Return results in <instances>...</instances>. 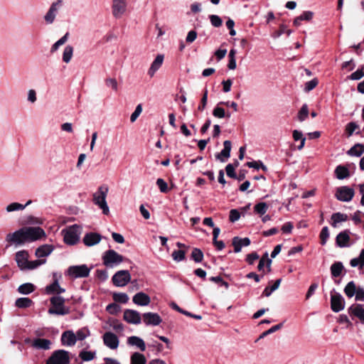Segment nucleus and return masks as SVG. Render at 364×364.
Instances as JSON below:
<instances>
[{
	"label": "nucleus",
	"instance_id": "1",
	"mask_svg": "<svg viewBox=\"0 0 364 364\" xmlns=\"http://www.w3.org/2000/svg\"><path fill=\"white\" fill-rule=\"evenodd\" d=\"M108 191V186L102 185L95 193H92V203L102 210L105 215L109 214V208L106 200Z\"/></svg>",
	"mask_w": 364,
	"mask_h": 364
},
{
	"label": "nucleus",
	"instance_id": "2",
	"mask_svg": "<svg viewBox=\"0 0 364 364\" xmlns=\"http://www.w3.org/2000/svg\"><path fill=\"white\" fill-rule=\"evenodd\" d=\"M51 307L48 313L51 315L64 316L70 312L69 308L65 306V299L60 296H53L50 299Z\"/></svg>",
	"mask_w": 364,
	"mask_h": 364
},
{
	"label": "nucleus",
	"instance_id": "3",
	"mask_svg": "<svg viewBox=\"0 0 364 364\" xmlns=\"http://www.w3.org/2000/svg\"><path fill=\"white\" fill-rule=\"evenodd\" d=\"M124 257L114 250H108L103 253L102 261L107 267H114L121 264Z\"/></svg>",
	"mask_w": 364,
	"mask_h": 364
},
{
	"label": "nucleus",
	"instance_id": "4",
	"mask_svg": "<svg viewBox=\"0 0 364 364\" xmlns=\"http://www.w3.org/2000/svg\"><path fill=\"white\" fill-rule=\"evenodd\" d=\"M70 353L63 349L54 350L48 358L46 364H69Z\"/></svg>",
	"mask_w": 364,
	"mask_h": 364
},
{
	"label": "nucleus",
	"instance_id": "5",
	"mask_svg": "<svg viewBox=\"0 0 364 364\" xmlns=\"http://www.w3.org/2000/svg\"><path fill=\"white\" fill-rule=\"evenodd\" d=\"M26 242H34L46 236L41 227H24Z\"/></svg>",
	"mask_w": 364,
	"mask_h": 364
},
{
	"label": "nucleus",
	"instance_id": "6",
	"mask_svg": "<svg viewBox=\"0 0 364 364\" xmlns=\"http://www.w3.org/2000/svg\"><path fill=\"white\" fill-rule=\"evenodd\" d=\"M131 281V274L128 270L117 271L112 278V282L115 287H122Z\"/></svg>",
	"mask_w": 364,
	"mask_h": 364
},
{
	"label": "nucleus",
	"instance_id": "7",
	"mask_svg": "<svg viewBox=\"0 0 364 364\" xmlns=\"http://www.w3.org/2000/svg\"><path fill=\"white\" fill-rule=\"evenodd\" d=\"M90 269L86 264L71 266L68 269V274L72 278L86 277L89 275Z\"/></svg>",
	"mask_w": 364,
	"mask_h": 364
},
{
	"label": "nucleus",
	"instance_id": "8",
	"mask_svg": "<svg viewBox=\"0 0 364 364\" xmlns=\"http://www.w3.org/2000/svg\"><path fill=\"white\" fill-rule=\"evenodd\" d=\"M6 240L16 245H22L26 242L24 227L6 235Z\"/></svg>",
	"mask_w": 364,
	"mask_h": 364
},
{
	"label": "nucleus",
	"instance_id": "9",
	"mask_svg": "<svg viewBox=\"0 0 364 364\" xmlns=\"http://www.w3.org/2000/svg\"><path fill=\"white\" fill-rule=\"evenodd\" d=\"M127 0H112V13L114 18H120L127 9Z\"/></svg>",
	"mask_w": 364,
	"mask_h": 364
},
{
	"label": "nucleus",
	"instance_id": "10",
	"mask_svg": "<svg viewBox=\"0 0 364 364\" xmlns=\"http://www.w3.org/2000/svg\"><path fill=\"white\" fill-rule=\"evenodd\" d=\"M63 0H57L51 4L49 9L43 17L47 24H52L54 22L59 9L63 6Z\"/></svg>",
	"mask_w": 364,
	"mask_h": 364
},
{
	"label": "nucleus",
	"instance_id": "11",
	"mask_svg": "<svg viewBox=\"0 0 364 364\" xmlns=\"http://www.w3.org/2000/svg\"><path fill=\"white\" fill-rule=\"evenodd\" d=\"M354 195L353 188L348 186H341L336 189L335 196L340 201L349 202L353 199Z\"/></svg>",
	"mask_w": 364,
	"mask_h": 364
},
{
	"label": "nucleus",
	"instance_id": "12",
	"mask_svg": "<svg viewBox=\"0 0 364 364\" xmlns=\"http://www.w3.org/2000/svg\"><path fill=\"white\" fill-rule=\"evenodd\" d=\"M345 307V301L342 295L333 289L331 292V308L334 312H339Z\"/></svg>",
	"mask_w": 364,
	"mask_h": 364
},
{
	"label": "nucleus",
	"instance_id": "13",
	"mask_svg": "<svg viewBox=\"0 0 364 364\" xmlns=\"http://www.w3.org/2000/svg\"><path fill=\"white\" fill-rule=\"evenodd\" d=\"M140 313L133 309H125L124 311L123 318L128 323L138 325L141 322Z\"/></svg>",
	"mask_w": 364,
	"mask_h": 364
},
{
	"label": "nucleus",
	"instance_id": "14",
	"mask_svg": "<svg viewBox=\"0 0 364 364\" xmlns=\"http://www.w3.org/2000/svg\"><path fill=\"white\" fill-rule=\"evenodd\" d=\"M143 322L146 326H159L162 322V318L157 313L146 312L142 315Z\"/></svg>",
	"mask_w": 364,
	"mask_h": 364
},
{
	"label": "nucleus",
	"instance_id": "15",
	"mask_svg": "<svg viewBox=\"0 0 364 364\" xmlns=\"http://www.w3.org/2000/svg\"><path fill=\"white\" fill-rule=\"evenodd\" d=\"M64 232L63 240L64 242L69 245H75L79 240V235L74 229V226L70 228L67 230H63Z\"/></svg>",
	"mask_w": 364,
	"mask_h": 364
},
{
	"label": "nucleus",
	"instance_id": "16",
	"mask_svg": "<svg viewBox=\"0 0 364 364\" xmlns=\"http://www.w3.org/2000/svg\"><path fill=\"white\" fill-rule=\"evenodd\" d=\"M103 341L105 345L112 350L117 349L119 346V338L112 332H106L103 335Z\"/></svg>",
	"mask_w": 364,
	"mask_h": 364
},
{
	"label": "nucleus",
	"instance_id": "17",
	"mask_svg": "<svg viewBox=\"0 0 364 364\" xmlns=\"http://www.w3.org/2000/svg\"><path fill=\"white\" fill-rule=\"evenodd\" d=\"M350 234L349 230H345L339 232L336 237V243L339 247H346L350 245Z\"/></svg>",
	"mask_w": 364,
	"mask_h": 364
},
{
	"label": "nucleus",
	"instance_id": "18",
	"mask_svg": "<svg viewBox=\"0 0 364 364\" xmlns=\"http://www.w3.org/2000/svg\"><path fill=\"white\" fill-rule=\"evenodd\" d=\"M224 148L218 154L215 155L216 159L221 162H225L230 156V151L232 148V143L229 140H226L223 142Z\"/></svg>",
	"mask_w": 364,
	"mask_h": 364
},
{
	"label": "nucleus",
	"instance_id": "19",
	"mask_svg": "<svg viewBox=\"0 0 364 364\" xmlns=\"http://www.w3.org/2000/svg\"><path fill=\"white\" fill-rule=\"evenodd\" d=\"M60 341L64 346H73L77 342L75 333L73 331H64L61 335Z\"/></svg>",
	"mask_w": 364,
	"mask_h": 364
},
{
	"label": "nucleus",
	"instance_id": "20",
	"mask_svg": "<svg viewBox=\"0 0 364 364\" xmlns=\"http://www.w3.org/2000/svg\"><path fill=\"white\" fill-rule=\"evenodd\" d=\"M28 253L26 250H21L16 253L15 259L18 267L21 270H26V266L28 264Z\"/></svg>",
	"mask_w": 364,
	"mask_h": 364
},
{
	"label": "nucleus",
	"instance_id": "21",
	"mask_svg": "<svg viewBox=\"0 0 364 364\" xmlns=\"http://www.w3.org/2000/svg\"><path fill=\"white\" fill-rule=\"evenodd\" d=\"M251 241L249 237L241 238L240 237H234L232 240V245L234 247V252L238 253L241 251L242 247H247L250 245Z\"/></svg>",
	"mask_w": 364,
	"mask_h": 364
},
{
	"label": "nucleus",
	"instance_id": "22",
	"mask_svg": "<svg viewBox=\"0 0 364 364\" xmlns=\"http://www.w3.org/2000/svg\"><path fill=\"white\" fill-rule=\"evenodd\" d=\"M348 311L350 316L358 318L361 323H364V308L362 304H354L348 308Z\"/></svg>",
	"mask_w": 364,
	"mask_h": 364
},
{
	"label": "nucleus",
	"instance_id": "23",
	"mask_svg": "<svg viewBox=\"0 0 364 364\" xmlns=\"http://www.w3.org/2000/svg\"><path fill=\"white\" fill-rule=\"evenodd\" d=\"M134 304L138 306H148L151 302L150 296L143 291L136 293L132 298Z\"/></svg>",
	"mask_w": 364,
	"mask_h": 364
},
{
	"label": "nucleus",
	"instance_id": "24",
	"mask_svg": "<svg viewBox=\"0 0 364 364\" xmlns=\"http://www.w3.org/2000/svg\"><path fill=\"white\" fill-rule=\"evenodd\" d=\"M164 56V55L159 54L154 60L152 62L149 70L148 74L150 77H153L156 72L161 68L163 64Z\"/></svg>",
	"mask_w": 364,
	"mask_h": 364
},
{
	"label": "nucleus",
	"instance_id": "25",
	"mask_svg": "<svg viewBox=\"0 0 364 364\" xmlns=\"http://www.w3.org/2000/svg\"><path fill=\"white\" fill-rule=\"evenodd\" d=\"M127 344L132 346H136L141 351L146 350V344L142 338L140 337L132 336L127 338Z\"/></svg>",
	"mask_w": 364,
	"mask_h": 364
},
{
	"label": "nucleus",
	"instance_id": "26",
	"mask_svg": "<svg viewBox=\"0 0 364 364\" xmlns=\"http://www.w3.org/2000/svg\"><path fill=\"white\" fill-rule=\"evenodd\" d=\"M54 250V247L51 245H43L38 247L35 252L37 257L41 258L48 256Z\"/></svg>",
	"mask_w": 364,
	"mask_h": 364
},
{
	"label": "nucleus",
	"instance_id": "27",
	"mask_svg": "<svg viewBox=\"0 0 364 364\" xmlns=\"http://www.w3.org/2000/svg\"><path fill=\"white\" fill-rule=\"evenodd\" d=\"M51 341L46 338H36L32 346L36 349L48 350L50 348Z\"/></svg>",
	"mask_w": 364,
	"mask_h": 364
},
{
	"label": "nucleus",
	"instance_id": "28",
	"mask_svg": "<svg viewBox=\"0 0 364 364\" xmlns=\"http://www.w3.org/2000/svg\"><path fill=\"white\" fill-rule=\"evenodd\" d=\"M331 225L333 228L337 227V224L342 222H346L348 220V215L340 212L333 213L331 215Z\"/></svg>",
	"mask_w": 364,
	"mask_h": 364
},
{
	"label": "nucleus",
	"instance_id": "29",
	"mask_svg": "<svg viewBox=\"0 0 364 364\" xmlns=\"http://www.w3.org/2000/svg\"><path fill=\"white\" fill-rule=\"evenodd\" d=\"M32 203L31 200H28L25 205L21 204L19 203L14 202L9 204L6 207V210L8 213L17 211V210H23L25 208L29 205Z\"/></svg>",
	"mask_w": 364,
	"mask_h": 364
},
{
	"label": "nucleus",
	"instance_id": "30",
	"mask_svg": "<svg viewBox=\"0 0 364 364\" xmlns=\"http://www.w3.org/2000/svg\"><path fill=\"white\" fill-rule=\"evenodd\" d=\"M335 174L336 178L339 180H343L350 176L348 168L342 165H339L336 168Z\"/></svg>",
	"mask_w": 364,
	"mask_h": 364
},
{
	"label": "nucleus",
	"instance_id": "31",
	"mask_svg": "<svg viewBox=\"0 0 364 364\" xmlns=\"http://www.w3.org/2000/svg\"><path fill=\"white\" fill-rule=\"evenodd\" d=\"M344 269V266L341 262H335L331 266V273L332 277H339L343 270Z\"/></svg>",
	"mask_w": 364,
	"mask_h": 364
},
{
	"label": "nucleus",
	"instance_id": "32",
	"mask_svg": "<svg viewBox=\"0 0 364 364\" xmlns=\"http://www.w3.org/2000/svg\"><path fill=\"white\" fill-rule=\"evenodd\" d=\"M364 153V146L361 144H356L352 146L348 151L347 154L350 156H360Z\"/></svg>",
	"mask_w": 364,
	"mask_h": 364
},
{
	"label": "nucleus",
	"instance_id": "33",
	"mask_svg": "<svg viewBox=\"0 0 364 364\" xmlns=\"http://www.w3.org/2000/svg\"><path fill=\"white\" fill-rule=\"evenodd\" d=\"M33 301L28 297H21L16 300L15 305L19 309H26L31 306Z\"/></svg>",
	"mask_w": 364,
	"mask_h": 364
},
{
	"label": "nucleus",
	"instance_id": "34",
	"mask_svg": "<svg viewBox=\"0 0 364 364\" xmlns=\"http://www.w3.org/2000/svg\"><path fill=\"white\" fill-rule=\"evenodd\" d=\"M53 282L46 287V292L47 294H54L58 292L59 288L58 279L56 278V274H53Z\"/></svg>",
	"mask_w": 364,
	"mask_h": 364
},
{
	"label": "nucleus",
	"instance_id": "35",
	"mask_svg": "<svg viewBox=\"0 0 364 364\" xmlns=\"http://www.w3.org/2000/svg\"><path fill=\"white\" fill-rule=\"evenodd\" d=\"M357 287L353 281L349 282L344 288V293L348 298H352L357 291Z\"/></svg>",
	"mask_w": 364,
	"mask_h": 364
},
{
	"label": "nucleus",
	"instance_id": "36",
	"mask_svg": "<svg viewBox=\"0 0 364 364\" xmlns=\"http://www.w3.org/2000/svg\"><path fill=\"white\" fill-rule=\"evenodd\" d=\"M146 359L145 356L138 352L134 353L131 355V364H146Z\"/></svg>",
	"mask_w": 364,
	"mask_h": 364
},
{
	"label": "nucleus",
	"instance_id": "37",
	"mask_svg": "<svg viewBox=\"0 0 364 364\" xmlns=\"http://www.w3.org/2000/svg\"><path fill=\"white\" fill-rule=\"evenodd\" d=\"M35 286L31 283H24L18 288V291L21 294H29L34 291Z\"/></svg>",
	"mask_w": 364,
	"mask_h": 364
},
{
	"label": "nucleus",
	"instance_id": "38",
	"mask_svg": "<svg viewBox=\"0 0 364 364\" xmlns=\"http://www.w3.org/2000/svg\"><path fill=\"white\" fill-rule=\"evenodd\" d=\"M73 47L70 45H68L65 47L63 53V61L65 63H68L73 54Z\"/></svg>",
	"mask_w": 364,
	"mask_h": 364
},
{
	"label": "nucleus",
	"instance_id": "39",
	"mask_svg": "<svg viewBox=\"0 0 364 364\" xmlns=\"http://www.w3.org/2000/svg\"><path fill=\"white\" fill-rule=\"evenodd\" d=\"M350 264L353 267H355L360 265V267H363L364 265V249H363L360 252L358 257L353 258L350 262Z\"/></svg>",
	"mask_w": 364,
	"mask_h": 364
},
{
	"label": "nucleus",
	"instance_id": "40",
	"mask_svg": "<svg viewBox=\"0 0 364 364\" xmlns=\"http://www.w3.org/2000/svg\"><path fill=\"white\" fill-rule=\"evenodd\" d=\"M203 253L199 248H193L191 252V258L196 263L201 262L203 259Z\"/></svg>",
	"mask_w": 364,
	"mask_h": 364
},
{
	"label": "nucleus",
	"instance_id": "41",
	"mask_svg": "<svg viewBox=\"0 0 364 364\" xmlns=\"http://www.w3.org/2000/svg\"><path fill=\"white\" fill-rule=\"evenodd\" d=\"M281 281V279H278L274 282L272 287H267L262 292V296L267 297L269 296L274 291L279 288Z\"/></svg>",
	"mask_w": 364,
	"mask_h": 364
},
{
	"label": "nucleus",
	"instance_id": "42",
	"mask_svg": "<svg viewBox=\"0 0 364 364\" xmlns=\"http://www.w3.org/2000/svg\"><path fill=\"white\" fill-rule=\"evenodd\" d=\"M112 297L116 303L127 304L129 301V296L126 293H114Z\"/></svg>",
	"mask_w": 364,
	"mask_h": 364
},
{
	"label": "nucleus",
	"instance_id": "43",
	"mask_svg": "<svg viewBox=\"0 0 364 364\" xmlns=\"http://www.w3.org/2000/svg\"><path fill=\"white\" fill-rule=\"evenodd\" d=\"M309 115V108L306 104H304L298 112V119L300 122H304L306 119Z\"/></svg>",
	"mask_w": 364,
	"mask_h": 364
},
{
	"label": "nucleus",
	"instance_id": "44",
	"mask_svg": "<svg viewBox=\"0 0 364 364\" xmlns=\"http://www.w3.org/2000/svg\"><path fill=\"white\" fill-rule=\"evenodd\" d=\"M239 165L237 161L235 162V166L232 164H228L225 167L226 174L228 177L232 178H236L237 175L235 171V167H237Z\"/></svg>",
	"mask_w": 364,
	"mask_h": 364
},
{
	"label": "nucleus",
	"instance_id": "45",
	"mask_svg": "<svg viewBox=\"0 0 364 364\" xmlns=\"http://www.w3.org/2000/svg\"><path fill=\"white\" fill-rule=\"evenodd\" d=\"M329 230L327 226H324L320 232L319 237L321 240V245H325L327 242V240L329 237Z\"/></svg>",
	"mask_w": 364,
	"mask_h": 364
},
{
	"label": "nucleus",
	"instance_id": "46",
	"mask_svg": "<svg viewBox=\"0 0 364 364\" xmlns=\"http://www.w3.org/2000/svg\"><path fill=\"white\" fill-rule=\"evenodd\" d=\"M173 260L176 262H181L186 258V252L182 250H174L171 255Z\"/></svg>",
	"mask_w": 364,
	"mask_h": 364
},
{
	"label": "nucleus",
	"instance_id": "47",
	"mask_svg": "<svg viewBox=\"0 0 364 364\" xmlns=\"http://www.w3.org/2000/svg\"><path fill=\"white\" fill-rule=\"evenodd\" d=\"M254 209L257 213L262 215L267 212L268 209V205H267L266 203L261 202L256 204L254 207Z\"/></svg>",
	"mask_w": 364,
	"mask_h": 364
},
{
	"label": "nucleus",
	"instance_id": "48",
	"mask_svg": "<svg viewBox=\"0 0 364 364\" xmlns=\"http://www.w3.org/2000/svg\"><path fill=\"white\" fill-rule=\"evenodd\" d=\"M209 19H210L211 25L215 28H218V27L221 26L223 24V21H222L221 18L218 15H215V14L210 15Z\"/></svg>",
	"mask_w": 364,
	"mask_h": 364
},
{
	"label": "nucleus",
	"instance_id": "49",
	"mask_svg": "<svg viewBox=\"0 0 364 364\" xmlns=\"http://www.w3.org/2000/svg\"><path fill=\"white\" fill-rule=\"evenodd\" d=\"M318 83V80L317 78H314L311 80L306 82L305 83L304 91L306 92H310L317 86Z\"/></svg>",
	"mask_w": 364,
	"mask_h": 364
},
{
	"label": "nucleus",
	"instance_id": "50",
	"mask_svg": "<svg viewBox=\"0 0 364 364\" xmlns=\"http://www.w3.org/2000/svg\"><path fill=\"white\" fill-rule=\"evenodd\" d=\"M45 262L46 259H36L33 261H28V264L26 266V269H34Z\"/></svg>",
	"mask_w": 364,
	"mask_h": 364
},
{
	"label": "nucleus",
	"instance_id": "51",
	"mask_svg": "<svg viewBox=\"0 0 364 364\" xmlns=\"http://www.w3.org/2000/svg\"><path fill=\"white\" fill-rule=\"evenodd\" d=\"M106 310L111 314H117L120 311L121 307L116 303H112L107 306Z\"/></svg>",
	"mask_w": 364,
	"mask_h": 364
},
{
	"label": "nucleus",
	"instance_id": "52",
	"mask_svg": "<svg viewBox=\"0 0 364 364\" xmlns=\"http://www.w3.org/2000/svg\"><path fill=\"white\" fill-rule=\"evenodd\" d=\"M156 183L161 193H167L168 191V184L163 178H158Z\"/></svg>",
	"mask_w": 364,
	"mask_h": 364
},
{
	"label": "nucleus",
	"instance_id": "53",
	"mask_svg": "<svg viewBox=\"0 0 364 364\" xmlns=\"http://www.w3.org/2000/svg\"><path fill=\"white\" fill-rule=\"evenodd\" d=\"M358 125L353 122H349L346 127V132L348 136L353 135V132L358 129Z\"/></svg>",
	"mask_w": 364,
	"mask_h": 364
},
{
	"label": "nucleus",
	"instance_id": "54",
	"mask_svg": "<svg viewBox=\"0 0 364 364\" xmlns=\"http://www.w3.org/2000/svg\"><path fill=\"white\" fill-rule=\"evenodd\" d=\"M95 277L101 282H105L108 278L107 271L106 269H97Z\"/></svg>",
	"mask_w": 364,
	"mask_h": 364
},
{
	"label": "nucleus",
	"instance_id": "55",
	"mask_svg": "<svg viewBox=\"0 0 364 364\" xmlns=\"http://www.w3.org/2000/svg\"><path fill=\"white\" fill-rule=\"evenodd\" d=\"M208 101V90L205 88L203 92V97L201 98L200 105L198 107L199 111H203L207 105Z\"/></svg>",
	"mask_w": 364,
	"mask_h": 364
},
{
	"label": "nucleus",
	"instance_id": "56",
	"mask_svg": "<svg viewBox=\"0 0 364 364\" xmlns=\"http://www.w3.org/2000/svg\"><path fill=\"white\" fill-rule=\"evenodd\" d=\"M141 112H142V106L141 104H139L136 107L134 112L131 114L130 121L132 122H135L136 120V119L138 118V117L141 113Z\"/></svg>",
	"mask_w": 364,
	"mask_h": 364
},
{
	"label": "nucleus",
	"instance_id": "57",
	"mask_svg": "<svg viewBox=\"0 0 364 364\" xmlns=\"http://www.w3.org/2000/svg\"><path fill=\"white\" fill-rule=\"evenodd\" d=\"M213 115L218 118H223L225 117V109L218 105L214 108Z\"/></svg>",
	"mask_w": 364,
	"mask_h": 364
},
{
	"label": "nucleus",
	"instance_id": "58",
	"mask_svg": "<svg viewBox=\"0 0 364 364\" xmlns=\"http://www.w3.org/2000/svg\"><path fill=\"white\" fill-rule=\"evenodd\" d=\"M209 279H210V281L215 282L220 286H224L226 289H228L229 287L228 283L227 282L224 281L222 279V277L220 276L211 277Z\"/></svg>",
	"mask_w": 364,
	"mask_h": 364
},
{
	"label": "nucleus",
	"instance_id": "59",
	"mask_svg": "<svg viewBox=\"0 0 364 364\" xmlns=\"http://www.w3.org/2000/svg\"><path fill=\"white\" fill-rule=\"evenodd\" d=\"M364 76V72L363 69H358L356 71L353 73L348 78L352 80H358Z\"/></svg>",
	"mask_w": 364,
	"mask_h": 364
},
{
	"label": "nucleus",
	"instance_id": "60",
	"mask_svg": "<svg viewBox=\"0 0 364 364\" xmlns=\"http://www.w3.org/2000/svg\"><path fill=\"white\" fill-rule=\"evenodd\" d=\"M89 335L88 330L80 329L75 333L76 341H82Z\"/></svg>",
	"mask_w": 364,
	"mask_h": 364
},
{
	"label": "nucleus",
	"instance_id": "61",
	"mask_svg": "<svg viewBox=\"0 0 364 364\" xmlns=\"http://www.w3.org/2000/svg\"><path fill=\"white\" fill-rule=\"evenodd\" d=\"M259 257V255L257 252H253L247 255L245 260L249 264H253L255 261L258 259Z\"/></svg>",
	"mask_w": 364,
	"mask_h": 364
},
{
	"label": "nucleus",
	"instance_id": "62",
	"mask_svg": "<svg viewBox=\"0 0 364 364\" xmlns=\"http://www.w3.org/2000/svg\"><path fill=\"white\" fill-rule=\"evenodd\" d=\"M299 16V19L302 21H311L314 16V13L310 11H304Z\"/></svg>",
	"mask_w": 364,
	"mask_h": 364
},
{
	"label": "nucleus",
	"instance_id": "63",
	"mask_svg": "<svg viewBox=\"0 0 364 364\" xmlns=\"http://www.w3.org/2000/svg\"><path fill=\"white\" fill-rule=\"evenodd\" d=\"M240 214L238 212V210H237L235 209H232L230 210L229 219L231 222H235V221L238 220L240 219Z\"/></svg>",
	"mask_w": 364,
	"mask_h": 364
},
{
	"label": "nucleus",
	"instance_id": "64",
	"mask_svg": "<svg viewBox=\"0 0 364 364\" xmlns=\"http://www.w3.org/2000/svg\"><path fill=\"white\" fill-rule=\"evenodd\" d=\"M355 292V301H364V289L358 287Z\"/></svg>",
	"mask_w": 364,
	"mask_h": 364
}]
</instances>
